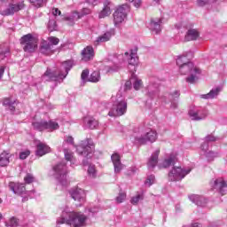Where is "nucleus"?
Returning <instances> with one entry per match:
<instances>
[{
	"label": "nucleus",
	"mask_w": 227,
	"mask_h": 227,
	"mask_svg": "<svg viewBox=\"0 0 227 227\" xmlns=\"http://www.w3.org/2000/svg\"><path fill=\"white\" fill-rule=\"evenodd\" d=\"M125 113H127V100L119 97L114 104L112 109L109 111L108 116H123Z\"/></svg>",
	"instance_id": "nucleus-6"
},
{
	"label": "nucleus",
	"mask_w": 227,
	"mask_h": 227,
	"mask_svg": "<svg viewBox=\"0 0 227 227\" xmlns=\"http://www.w3.org/2000/svg\"><path fill=\"white\" fill-rule=\"evenodd\" d=\"M120 68H121L120 66H114V67L106 66L104 70L106 74H113V72H118Z\"/></svg>",
	"instance_id": "nucleus-44"
},
{
	"label": "nucleus",
	"mask_w": 227,
	"mask_h": 227,
	"mask_svg": "<svg viewBox=\"0 0 227 227\" xmlns=\"http://www.w3.org/2000/svg\"><path fill=\"white\" fill-rule=\"evenodd\" d=\"M95 57V51L93 47L87 46L84 50L82 51V61H91Z\"/></svg>",
	"instance_id": "nucleus-21"
},
{
	"label": "nucleus",
	"mask_w": 227,
	"mask_h": 227,
	"mask_svg": "<svg viewBox=\"0 0 227 227\" xmlns=\"http://www.w3.org/2000/svg\"><path fill=\"white\" fill-rule=\"evenodd\" d=\"M189 116L195 121H200V120H205L208 116V110L207 108L190 110Z\"/></svg>",
	"instance_id": "nucleus-13"
},
{
	"label": "nucleus",
	"mask_w": 227,
	"mask_h": 227,
	"mask_svg": "<svg viewBox=\"0 0 227 227\" xmlns=\"http://www.w3.org/2000/svg\"><path fill=\"white\" fill-rule=\"evenodd\" d=\"M114 168V173H120L123 169V164H121V158L120 157V154L114 153L111 156Z\"/></svg>",
	"instance_id": "nucleus-22"
},
{
	"label": "nucleus",
	"mask_w": 227,
	"mask_h": 227,
	"mask_svg": "<svg viewBox=\"0 0 227 227\" xmlns=\"http://www.w3.org/2000/svg\"><path fill=\"white\" fill-rule=\"evenodd\" d=\"M156 140H157V132L153 130H150L149 132H146L144 136L135 137V141L138 145H146L147 141H150V143H154V141Z\"/></svg>",
	"instance_id": "nucleus-12"
},
{
	"label": "nucleus",
	"mask_w": 227,
	"mask_h": 227,
	"mask_svg": "<svg viewBox=\"0 0 227 227\" xmlns=\"http://www.w3.org/2000/svg\"><path fill=\"white\" fill-rule=\"evenodd\" d=\"M183 227H201V224L195 223H192L191 225H184Z\"/></svg>",
	"instance_id": "nucleus-63"
},
{
	"label": "nucleus",
	"mask_w": 227,
	"mask_h": 227,
	"mask_svg": "<svg viewBox=\"0 0 227 227\" xmlns=\"http://www.w3.org/2000/svg\"><path fill=\"white\" fill-rule=\"evenodd\" d=\"M91 13V10L89 8H83L80 12H78V17L79 19H82L85 15H90Z\"/></svg>",
	"instance_id": "nucleus-51"
},
{
	"label": "nucleus",
	"mask_w": 227,
	"mask_h": 227,
	"mask_svg": "<svg viewBox=\"0 0 227 227\" xmlns=\"http://www.w3.org/2000/svg\"><path fill=\"white\" fill-rule=\"evenodd\" d=\"M45 1L47 0H28L30 4H33L35 8H42L45 4Z\"/></svg>",
	"instance_id": "nucleus-42"
},
{
	"label": "nucleus",
	"mask_w": 227,
	"mask_h": 227,
	"mask_svg": "<svg viewBox=\"0 0 227 227\" xmlns=\"http://www.w3.org/2000/svg\"><path fill=\"white\" fill-rule=\"evenodd\" d=\"M6 227H19V220L16 217H12L9 221L5 222Z\"/></svg>",
	"instance_id": "nucleus-41"
},
{
	"label": "nucleus",
	"mask_w": 227,
	"mask_h": 227,
	"mask_svg": "<svg viewBox=\"0 0 227 227\" xmlns=\"http://www.w3.org/2000/svg\"><path fill=\"white\" fill-rule=\"evenodd\" d=\"M217 0H197V4L199 6H206V4H212V3H216Z\"/></svg>",
	"instance_id": "nucleus-49"
},
{
	"label": "nucleus",
	"mask_w": 227,
	"mask_h": 227,
	"mask_svg": "<svg viewBox=\"0 0 227 227\" xmlns=\"http://www.w3.org/2000/svg\"><path fill=\"white\" fill-rule=\"evenodd\" d=\"M127 198V193L121 192L119 195L116 197L117 203H123Z\"/></svg>",
	"instance_id": "nucleus-50"
},
{
	"label": "nucleus",
	"mask_w": 227,
	"mask_h": 227,
	"mask_svg": "<svg viewBox=\"0 0 227 227\" xmlns=\"http://www.w3.org/2000/svg\"><path fill=\"white\" fill-rule=\"evenodd\" d=\"M203 155H205V157L207 158V160H214V159H215L216 157H219L218 153H215L212 151H208L207 153H204Z\"/></svg>",
	"instance_id": "nucleus-45"
},
{
	"label": "nucleus",
	"mask_w": 227,
	"mask_h": 227,
	"mask_svg": "<svg viewBox=\"0 0 227 227\" xmlns=\"http://www.w3.org/2000/svg\"><path fill=\"white\" fill-rule=\"evenodd\" d=\"M143 200H145V196L143 194H137L132 197L130 202L132 205H137L139 201H143Z\"/></svg>",
	"instance_id": "nucleus-43"
},
{
	"label": "nucleus",
	"mask_w": 227,
	"mask_h": 227,
	"mask_svg": "<svg viewBox=\"0 0 227 227\" xmlns=\"http://www.w3.org/2000/svg\"><path fill=\"white\" fill-rule=\"evenodd\" d=\"M85 121L89 127V129H97L98 127V121L95 120V118H87L85 119Z\"/></svg>",
	"instance_id": "nucleus-39"
},
{
	"label": "nucleus",
	"mask_w": 227,
	"mask_h": 227,
	"mask_svg": "<svg viewBox=\"0 0 227 227\" xmlns=\"http://www.w3.org/2000/svg\"><path fill=\"white\" fill-rule=\"evenodd\" d=\"M52 13H53L54 17H57L58 15H61V11H59V9H58V8H54L52 11Z\"/></svg>",
	"instance_id": "nucleus-61"
},
{
	"label": "nucleus",
	"mask_w": 227,
	"mask_h": 227,
	"mask_svg": "<svg viewBox=\"0 0 227 227\" xmlns=\"http://www.w3.org/2000/svg\"><path fill=\"white\" fill-rule=\"evenodd\" d=\"M63 20H65L67 24V26H75V22L79 20V12H74L69 16H66L63 18Z\"/></svg>",
	"instance_id": "nucleus-28"
},
{
	"label": "nucleus",
	"mask_w": 227,
	"mask_h": 227,
	"mask_svg": "<svg viewBox=\"0 0 227 227\" xmlns=\"http://www.w3.org/2000/svg\"><path fill=\"white\" fill-rule=\"evenodd\" d=\"M88 75H90V70L84 69L82 72V75H81V79H82V82H88Z\"/></svg>",
	"instance_id": "nucleus-53"
},
{
	"label": "nucleus",
	"mask_w": 227,
	"mask_h": 227,
	"mask_svg": "<svg viewBox=\"0 0 227 227\" xmlns=\"http://www.w3.org/2000/svg\"><path fill=\"white\" fill-rule=\"evenodd\" d=\"M200 150H201V154L204 155V153H207L208 151V143L206 142L204 144L201 145L200 146Z\"/></svg>",
	"instance_id": "nucleus-57"
},
{
	"label": "nucleus",
	"mask_w": 227,
	"mask_h": 227,
	"mask_svg": "<svg viewBox=\"0 0 227 227\" xmlns=\"http://www.w3.org/2000/svg\"><path fill=\"white\" fill-rule=\"evenodd\" d=\"M53 171L54 176L60 185H68V179L67 178L68 171L67 170V164H65V162L55 165Z\"/></svg>",
	"instance_id": "nucleus-5"
},
{
	"label": "nucleus",
	"mask_w": 227,
	"mask_h": 227,
	"mask_svg": "<svg viewBox=\"0 0 227 227\" xmlns=\"http://www.w3.org/2000/svg\"><path fill=\"white\" fill-rule=\"evenodd\" d=\"M217 141V137H214V135H208L205 137L206 143H214Z\"/></svg>",
	"instance_id": "nucleus-56"
},
{
	"label": "nucleus",
	"mask_w": 227,
	"mask_h": 227,
	"mask_svg": "<svg viewBox=\"0 0 227 227\" xmlns=\"http://www.w3.org/2000/svg\"><path fill=\"white\" fill-rule=\"evenodd\" d=\"M94 149L95 145H93V141L90 138L82 141L81 144L76 147L77 153L84 157V159L82 160V166L90 165L89 160L93 155Z\"/></svg>",
	"instance_id": "nucleus-3"
},
{
	"label": "nucleus",
	"mask_w": 227,
	"mask_h": 227,
	"mask_svg": "<svg viewBox=\"0 0 227 227\" xmlns=\"http://www.w3.org/2000/svg\"><path fill=\"white\" fill-rule=\"evenodd\" d=\"M64 141L65 143H68V145H74V137H67Z\"/></svg>",
	"instance_id": "nucleus-59"
},
{
	"label": "nucleus",
	"mask_w": 227,
	"mask_h": 227,
	"mask_svg": "<svg viewBox=\"0 0 227 227\" xmlns=\"http://www.w3.org/2000/svg\"><path fill=\"white\" fill-rule=\"evenodd\" d=\"M35 130L39 132H43V130H58L59 129V124L52 121H40L32 123Z\"/></svg>",
	"instance_id": "nucleus-10"
},
{
	"label": "nucleus",
	"mask_w": 227,
	"mask_h": 227,
	"mask_svg": "<svg viewBox=\"0 0 227 227\" xmlns=\"http://www.w3.org/2000/svg\"><path fill=\"white\" fill-rule=\"evenodd\" d=\"M162 24V19L160 18H153L150 20V23L148 25V28L152 33H154V35H159L160 31H162V27L160 26Z\"/></svg>",
	"instance_id": "nucleus-14"
},
{
	"label": "nucleus",
	"mask_w": 227,
	"mask_h": 227,
	"mask_svg": "<svg viewBox=\"0 0 227 227\" xmlns=\"http://www.w3.org/2000/svg\"><path fill=\"white\" fill-rule=\"evenodd\" d=\"M48 29L49 31H57L58 30V24L54 20H50L48 22Z\"/></svg>",
	"instance_id": "nucleus-46"
},
{
	"label": "nucleus",
	"mask_w": 227,
	"mask_h": 227,
	"mask_svg": "<svg viewBox=\"0 0 227 227\" xmlns=\"http://www.w3.org/2000/svg\"><path fill=\"white\" fill-rule=\"evenodd\" d=\"M147 97H149V98H155L159 97L158 84H150L149 86H147Z\"/></svg>",
	"instance_id": "nucleus-29"
},
{
	"label": "nucleus",
	"mask_w": 227,
	"mask_h": 227,
	"mask_svg": "<svg viewBox=\"0 0 227 227\" xmlns=\"http://www.w3.org/2000/svg\"><path fill=\"white\" fill-rule=\"evenodd\" d=\"M10 157L12 154L9 153L4 152L0 154V167L4 168L10 164Z\"/></svg>",
	"instance_id": "nucleus-30"
},
{
	"label": "nucleus",
	"mask_w": 227,
	"mask_h": 227,
	"mask_svg": "<svg viewBox=\"0 0 227 227\" xmlns=\"http://www.w3.org/2000/svg\"><path fill=\"white\" fill-rule=\"evenodd\" d=\"M179 72L182 75H187L190 74L188 77H186V82L190 84H194L196 81H198V75L201 74V69L194 67L192 62H188V64H184L179 67Z\"/></svg>",
	"instance_id": "nucleus-4"
},
{
	"label": "nucleus",
	"mask_w": 227,
	"mask_h": 227,
	"mask_svg": "<svg viewBox=\"0 0 227 227\" xmlns=\"http://www.w3.org/2000/svg\"><path fill=\"white\" fill-rule=\"evenodd\" d=\"M159 153H160V150L158 149L152 154L147 162L148 169H153V168L157 166V163L159 162Z\"/></svg>",
	"instance_id": "nucleus-26"
},
{
	"label": "nucleus",
	"mask_w": 227,
	"mask_h": 227,
	"mask_svg": "<svg viewBox=\"0 0 227 227\" xmlns=\"http://www.w3.org/2000/svg\"><path fill=\"white\" fill-rule=\"evenodd\" d=\"M133 4L136 8H139L141 6V0H135Z\"/></svg>",
	"instance_id": "nucleus-62"
},
{
	"label": "nucleus",
	"mask_w": 227,
	"mask_h": 227,
	"mask_svg": "<svg viewBox=\"0 0 227 227\" xmlns=\"http://www.w3.org/2000/svg\"><path fill=\"white\" fill-rule=\"evenodd\" d=\"M88 175L90 178L97 177V169H95V165H90L88 168Z\"/></svg>",
	"instance_id": "nucleus-47"
},
{
	"label": "nucleus",
	"mask_w": 227,
	"mask_h": 227,
	"mask_svg": "<svg viewBox=\"0 0 227 227\" xmlns=\"http://www.w3.org/2000/svg\"><path fill=\"white\" fill-rule=\"evenodd\" d=\"M127 12H129V5L123 4L117 8L114 13V22L115 26L117 24H121L125 19H127Z\"/></svg>",
	"instance_id": "nucleus-11"
},
{
	"label": "nucleus",
	"mask_w": 227,
	"mask_h": 227,
	"mask_svg": "<svg viewBox=\"0 0 227 227\" xmlns=\"http://www.w3.org/2000/svg\"><path fill=\"white\" fill-rule=\"evenodd\" d=\"M70 194L73 200H74V201H79V203H84L86 200V192L81 188H74L70 192Z\"/></svg>",
	"instance_id": "nucleus-15"
},
{
	"label": "nucleus",
	"mask_w": 227,
	"mask_h": 227,
	"mask_svg": "<svg viewBox=\"0 0 227 227\" xmlns=\"http://www.w3.org/2000/svg\"><path fill=\"white\" fill-rule=\"evenodd\" d=\"M107 4H109V2L106 1L103 10L99 12V19H105V17H109V14L111 13V7Z\"/></svg>",
	"instance_id": "nucleus-34"
},
{
	"label": "nucleus",
	"mask_w": 227,
	"mask_h": 227,
	"mask_svg": "<svg viewBox=\"0 0 227 227\" xmlns=\"http://www.w3.org/2000/svg\"><path fill=\"white\" fill-rule=\"evenodd\" d=\"M72 67H74V62H72V60H67L61 64L59 71L51 72V69H47L42 76V79L44 82H49L51 81L63 82V79L67 78L69 70H72Z\"/></svg>",
	"instance_id": "nucleus-2"
},
{
	"label": "nucleus",
	"mask_w": 227,
	"mask_h": 227,
	"mask_svg": "<svg viewBox=\"0 0 227 227\" xmlns=\"http://www.w3.org/2000/svg\"><path fill=\"white\" fill-rule=\"evenodd\" d=\"M87 3L89 4H91L92 6H97V4H98V3H100V1H98V0H88Z\"/></svg>",
	"instance_id": "nucleus-60"
},
{
	"label": "nucleus",
	"mask_w": 227,
	"mask_h": 227,
	"mask_svg": "<svg viewBox=\"0 0 227 227\" xmlns=\"http://www.w3.org/2000/svg\"><path fill=\"white\" fill-rule=\"evenodd\" d=\"M176 156L175 154H169L162 162L158 164V168L160 169H168V168L175 166V164H176Z\"/></svg>",
	"instance_id": "nucleus-16"
},
{
	"label": "nucleus",
	"mask_w": 227,
	"mask_h": 227,
	"mask_svg": "<svg viewBox=\"0 0 227 227\" xmlns=\"http://www.w3.org/2000/svg\"><path fill=\"white\" fill-rule=\"evenodd\" d=\"M214 189H216L222 194V196H224L227 194V182L223 178H218L214 181Z\"/></svg>",
	"instance_id": "nucleus-17"
},
{
	"label": "nucleus",
	"mask_w": 227,
	"mask_h": 227,
	"mask_svg": "<svg viewBox=\"0 0 227 227\" xmlns=\"http://www.w3.org/2000/svg\"><path fill=\"white\" fill-rule=\"evenodd\" d=\"M86 215L82 213L72 212L66 208L62 211L61 217L57 220V225L65 224L66 226L82 227L86 224Z\"/></svg>",
	"instance_id": "nucleus-1"
},
{
	"label": "nucleus",
	"mask_w": 227,
	"mask_h": 227,
	"mask_svg": "<svg viewBox=\"0 0 227 227\" xmlns=\"http://www.w3.org/2000/svg\"><path fill=\"white\" fill-rule=\"evenodd\" d=\"M87 81L89 82H98L100 81V71L92 72Z\"/></svg>",
	"instance_id": "nucleus-37"
},
{
	"label": "nucleus",
	"mask_w": 227,
	"mask_h": 227,
	"mask_svg": "<svg viewBox=\"0 0 227 227\" xmlns=\"http://www.w3.org/2000/svg\"><path fill=\"white\" fill-rule=\"evenodd\" d=\"M131 81L133 82L134 90H140L143 86V82L136 76L134 73L131 74Z\"/></svg>",
	"instance_id": "nucleus-35"
},
{
	"label": "nucleus",
	"mask_w": 227,
	"mask_h": 227,
	"mask_svg": "<svg viewBox=\"0 0 227 227\" xmlns=\"http://www.w3.org/2000/svg\"><path fill=\"white\" fill-rule=\"evenodd\" d=\"M10 56V47L0 46V61Z\"/></svg>",
	"instance_id": "nucleus-38"
},
{
	"label": "nucleus",
	"mask_w": 227,
	"mask_h": 227,
	"mask_svg": "<svg viewBox=\"0 0 227 227\" xmlns=\"http://www.w3.org/2000/svg\"><path fill=\"white\" fill-rule=\"evenodd\" d=\"M3 75H4V67H0V79H3Z\"/></svg>",
	"instance_id": "nucleus-64"
},
{
	"label": "nucleus",
	"mask_w": 227,
	"mask_h": 227,
	"mask_svg": "<svg viewBox=\"0 0 227 227\" xmlns=\"http://www.w3.org/2000/svg\"><path fill=\"white\" fill-rule=\"evenodd\" d=\"M64 155H65L66 160H68L69 162H72L74 164L75 160L74 159V153L70 152V150L64 149Z\"/></svg>",
	"instance_id": "nucleus-40"
},
{
	"label": "nucleus",
	"mask_w": 227,
	"mask_h": 227,
	"mask_svg": "<svg viewBox=\"0 0 227 227\" xmlns=\"http://www.w3.org/2000/svg\"><path fill=\"white\" fill-rule=\"evenodd\" d=\"M9 189H11L14 194H18L19 196L26 194V186L24 184L10 183Z\"/></svg>",
	"instance_id": "nucleus-20"
},
{
	"label": "nucleus",
	"mask_w": 227,
	"mask_h": 227,
	"mask_svg": "<svg viewBox=\"0 0 227 227\" xmlns=\"http://www.w3.org/2000/svg\"><path fill=\"white\" fill-rule=\"evenodd\" d=\"M48 43L51 45L52 49H54V45H58L59 43V38L54 37V36H50L48 37Z\"/></svg>",
	"instance_id": "nucleus-48"
},
{
	"label": "nucleus",
	"mask_w": 227,
	"mask_h": 227,
	"mask_svg": "<svg viewBox=\"0 0 227 227\" xmlns=\"http://www.w3.org/2000/svg\"><path fill=\"white\" fill-rule=\"evenodd\" d=\"M40 52L41 54H44V56H51L54 54V48H52L51 43L43 41L40 45Z\"/></svg>",
	"instance_id": "nucleus-19"
},
{
	"label": "nucleus",
	"mask_w": 227,
	"mask_h": 227,
	"mask_svg": "<svg viewBox=\"0 0 227 227\" xmlns=\"http://www.w3.org/2000/svg\"><path fill=\"white\" fill-rule=\"evenodd\" d=\"M221 87H216L215 89H212L207 94H202L200 95V98H204V100H210L212 98H217L219 97V93L222 91Z\"/></svg>",
	"instance_id": "nucleus-25"
},
{
	"label": "nucleus",
	"mask_w": 227,
	"mask_h": 227,
	"mask_svg": "<svg viewBox=\"0 0 227 227\" xmlns=\"http://www.w3.org/2000/svg\"><path fill=\"white\" fill-rule=\"evenodd\" d=\"M4 106L13 113V111H15V106H17V100L12 98H7L4 100Z\"/></svg>",
	"instance_id": "nucleus-32"
},
{
	"label": "nucleus",
	"mask_w": 227,
	"mask_h": 227,
	"mask_svg": "<svg viewBox=\"0 0 227 227\" xmlns=\"http://www.w3.org/2000/svg\"><path fill=\"white\" fill-rule=\"evenodd\" d=\"M188 63L191 62L189 61V58H187V55L179 56L176 59V65L179 67V68L181 67H184V65H187Z\"/></svg>",
	"instance_id": "nucleus-36"
},
{
	"label": "nucleus",
	"mask_w": 227,
	"mask_h": 227,
	"mask_svg": "<svg viewBox=\"0 0 227 227\" xmlns=\"http://www.w3.org/2000/svg\"><path fill=\"white\" fill-rule=\"evenodd\" d=\"M20 43L23 46L25 52H35L36 47H38L36 40H35V37H33V35L31 34L23 35L20 39Z\"/></svg>",
	"instance_id": "nucleus-9"
},
{
	"label": "nucleus",
	"mask_w": 227,
	"mask_h": 227,
	"mask_svg": "<svg viewBox=\"0 0 227 227\" xmlns=\"http://www.w3.org/2000/svg\"><path fill=\"white\" fill-rule=\"evenodd\" d=\"M24 2H18L16 4L9 3L7 6L1 5L0 6V15L4 17H10L12 15H15V13L20 12V10H24Z\"/></svg>",
	"instance_id": "nucleus-7"
},
{
	"label": "nucleus",
	"mask_w": 227,
	"mask_h": 227,
	"mask_svg": "<svg viewBox=\"0 0 227 227\" xmlns=\"http://www.w3.org/2000/svg\"><path fill=\"white\" fill-rule=\"evenodd\" d=\"M24 181L26 182V184H33V182H35V176H33V175L31 174H27L24 177Z\"/></svg>",
	"instance_id": "nucleus-54"
},
{
	"label": "nucleus",
	"mask_w": 227,
	"mask_h": 227,
	"mask_svg": "<svg viewBox=\"0 0 227 227\" xmlns=\"http://www.w3.org/2000/svg\"><path fill=\"white\" fill-rule=\"evenodd\" d=\"M153 184H155V176L151 175L145 180V185H148V187H150V186L153 185Z\"/></svg>",
	"instance_id": "nucleus-52"
},
{
	"label": "nucleus",
	"mask_w": 227,
	"mask_h": 227,
	"mask_svg": "<svg viewBox=\"0 0 227 227\" xmlns=\"http://www.w3.org/2000/svg\"><path fill=\"white\" fill-rule=\"evenodd\" d=\"M112 36H114V28H112L109 31H106L102 35H99L97 38L96 42H98V43H104L105 42H109Z\"/></svg>",
	"instance_id": "nucleus-27"
},
{
	"label": "nucleus",
	"mask_w": 227,
	"mask_h": 227,
	"mask_svg": "<svg viewBox=\"0 0 227 227\" xmlns=\"http://www.w3.org/2000/svg\"><path fill=\"white\" fill-rule=\"evenodd\" d=\"M132 84H133V82H132V77H131L129 81H127L125 82V85H124L125 90H130V88H132Z\"/></svg>",
	"instance_id": "nucleus-58"
},
{
	"label": "nucleus",
	"mask_w": 227,
	"mask_h": 227,
	"mask_svg": "<svg viewBox=\"0 0 227 227\" xmlns=\"http://www.w3.org/2000/svg\"><path fill=\"white\" fill-rule=\"evenodd\" d=\"M180 98V90H175L174 92L170 93L169 98L171 102V107L173 109H176L178 107V103L175 102L177 98Z\"/></svg>",
	"instance_id": "nucleus-33"
},
{
	"label": "nucleus",
	"mask_w": 227,
	"mask_h": 227,
	"mask_svg": "<svg viewBox=\"0 0 227 227\" xmlns=\"http://www.w3.org/2000/svg\"><path fill=\"white\" fill-rule=\"evenodd\" d=\"M30 154H31V152H29L27 150L21 152L20 153V159H21V160H24L27 159V157H29Z\"/></svg>",
	"instance_id": "nucleus-55"
},
{
	"label": "nucleus",
	"mask_w": 227,
	"mask_h": 227,
	"mask_svg": "<svg viewBox=\"0 0 227 227\" xmlns=\"http://www.w3.org/2000/svg\"><path fill=\"white\" fill-rule=\"evenodd\" d=\"M191 171V168L185 169L181 167H173L168 173V179L170 182H180V180H184Z\"/></svg>",
	"instance_id": "nucleus-8"
},
{
	"label": "nucleus",
	"mask_w": 227,
	"mask_h": 227,
	"mask_svg": "<svg viewBox=\"0 0 227 227\" xmlns=\"http://www.w3.org/2000/svg\"><path fill=\"white\" fill-rule=\"evenodd\" d=\"M199 37L200 32H198L196 29H189L184 38L187 42H191L192 40H198Z\"/></svg>",
	"instance_id": "nucleus-31"
},
{
	"label": "nucleus",
	"mask_w": 227,
	"mask_h": 227,
	"mask_svg": "<svg viewBox=\"0 0 227 227\" xmlns=\"http://www.w3.org/2000/svg\"><path fill=\"white\" fill-rule=\"evenodd\" d=\"M49 152H51V147H49V145L42 142L37 144L35 151V155H37V157H43V155L49 153Z\"/></svg>",
	"instance_id": "nucleus-24"
},
{
	"label": "nucleus",
	"mask_w": 227,
	"mask_h": 227,
	"mask_svg": "<svg viewBox=\"0 0 227 227\" xmlns=\"http://www.w3.org/2000/svg\"><path fill=\"white\" fill-rule=\"evenodd\" d=\"M129 59L128 61V68L130 72V74H134L137 70V63H139V59H137V55L131 51L129 55Z\"/></svg>",
	"instance_id": "nucleus-18"
},
{
	"label": "nucleus",
	"mask_w": 227,
	"mask_h": 227,
	"mask_svg": "<svg viewBox=\"0 0 227 227\" xmlns=\"http://www.w3.org/2000/svg\"><path fill=\"white\" fill-rule=\"evenodd\" d=\"M189 200L197 205V207H206L207 203V200L205 197L196 194L190 195Z\"/></svg>",
	"instance_id": "nucleus-23"
}]
</instances>
